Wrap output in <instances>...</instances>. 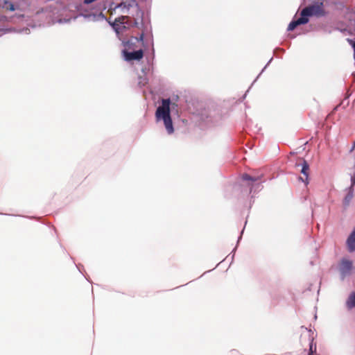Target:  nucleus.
<instances>
[{
	"label": "nucleus",
	"instance_id": "obj_16",
	"mask_svg": "<svg viewBox=\"0 0 355 355\" xmlns=\"http://www.w3.org/2000/svg\"><path fill=\"white\" fill-rule=\"evenodd\" d=\"M312 354V345L310 346V352L309 353V355H311Z\"/></svg>",
	"mask_w": 355,
	"mask_h": 355
},
{
	"label": "nucleus",
	"instance_id": "obj_4",
	"mask_svg": "<svg viewBox=\"0 0 355 355\" xmlns=\"http://www.w3.org/2000/svg\"><path fill=\"white\" fill-rule=\"evenodd\" d=\"M137 3L135 0H121L119 3H111L108 9L110 15L116 14L119 10L122 14L128 12L130 8L137 6Z\"/></svg>",
	"mask_w": 355,
	"mask_h": 355
},
{
	"label": "nucleus",
	"instance_id": "obj_13",
	"mask_svg": "<svg viewBox=\"0 0 355 355\" xmlns=\"http://www.w3.org/2000/svg\"><path fill=\"white\" fill-rule=\"evenodd\" d=\"M3 8H4L6 10H10V11H14L15 10L14 4L9 1H4V3L3 5Z\"/></svg>",
	"mask_w": 355,
	"mask_h": 355
},
{
	"label": "nucleus",
	"instance_id": "obj_1",
	"mask_svg": "<svg viewBox=\"0 0 355 355\" xmlns=\"http://www.w3.org/2000/svg\"><path fill=\"white\" fill-rule=\"evenodd\" d=\"M144 34L142 33L139 37H134L128 41L127 49L123 51V57L127 61L140 60L144 56V51L141 48L135 49L133 45L135 42L139 43L141 46H144Z\"/></svg>",
	"mask_w": 355,
	"mask_h": 355
},
{
	"label": "nucleus",
	"instance_id": "obj_15",
	"mask_svg": "<svg viewBox=\"0 0 355 355\" xmlns=\"http://www.w3.org/2000/svg\"><path fill=\"white\" fill-rule=\"evenodd\" d=\"M354 148H355V141H354V144H352V148H351L350 151H351V152H352V151L354 150Z\"/></svg>",
	"mask_w": 355,
	"mask_h": 355
},
{
	"label": "nucleus",
	"instance_id": "obj_3",
	"mask_svg": "<svg viewBox=\"0 0 355 355\" xmlns=\"http://www.w3.org/2000/svg\"><path fill=\"white\" fill-rule=\"evenodd\" d=\"M336 268L341 280L350 277L355 271L354 261L348 257H342L338 261Z\"/></svg>",
	"mask_w": 355,
	"mask_h": 355
},
{
	"label": "nucleus",
	"instance_id": "obj_7",
	"mask_svg": "<svg viewBox=\"0 0 355 355\" xmlns=\"http://www.w3.org/2000/svg\"><path fill=\"white\" fill-rule=\"evenodd\" d=\"M296 167L301 166V173L303 176L299 178L300 180L304 182L306 184L309 183V165L304 159H300V162L296 164Z\"/></svg>",
	"mask_w": 355,
	"mask_h": 355
},
{
	"label": "nucleus",
	"instance_id": "obj_8",
	"mask_svg": "<svg viewBox=\"0 0 355 355\" xmlns=\"http://www.w3.org/2000/svg\"><path fill=\"white\" fill-rule=\"evenodd\" d=\"M346 246L349 252L352 253L355 252V227L346 240Z\"/></svg>",
	"mask_w": 355,
	"mask_h": 355
},
{
	"label": "nucleus",
	"instance_id": "obj_17",
	"mask_svg": "<svg viewBox=\"0 0 355 355\" xmlns=\"http://www.w3.org/2000/svg\"><path fill=\"white\" fill-rule=\"evenodd\" d=\"M270 61L269 62H268V64H266V67H267L268 64H270Z\"/></svg>",
	"mask_w": 355,
	"mask_h": 355
},
{
	"label": "nucleus",
	"instance_id": "obj_6",
	"mask_svg": "<svg viewBox=\"0 0 355 355\" xmlns=\"http://www.w3.org/2000/svg\"><path fill=\"white\" fill-rule=\"evenodd\" d=\"M130 17L128 16L122 15L116 18L112 24L113 28L119 33L122 28H126L129 26H135L139 28V23L135 20L133 24H128Z\"/></svg>",
	"mask_w": 355,
	"mask_h": 355
},
{
	"label": "nucleus",
	"instance_id": "obj_9",
	"mask_svg": "<svg viewBox=\"0 0 355 355\" xmlns=\"http://www.w3.org/2000/svg\"><path fill=\"white\" fill-rule=\"evenodd\" d=\"M309 21V19L301 15L300 18L296 20H293L288 26V31H293L297 26L305 24Z\"/></svg>",
	"mask_w": 355,
	"mask_h": 355
},
{
	"label": "nucleus",
	"instance_id": "obj_10",
	"mask_svg": "<svg viewBox=\"0 0 355 355\" xmlns=\"http://www.w3.org/2000/svg\"><path fill=\"white\" fill-rule=\"evenodd\" d=\"M353 187H352V185L350 186V187L347 190L346 196L343 198V205L345 209H347L349 206L351 201L353 199V197H354Z\"/></svg>",
	"mask_w": 355,
	"mask_h": 355
},
{
	"label": "nucleus",
	"instance_id": "obj_12",
	"mask_svg": "<svg viewBox=\"0 0 355 355\" xmlns=\"http://www.w3.org/2000/svg\"><path fill=\"white\" fill-rule=\"evenodd\" d=\"M262 175L251 176L249 174L245 173L242 175V179L246 181L257 182L261 180Z\"/></svg>",
	"mask_w": 355,
	"mask_h": 355
},
{
	"label": "nucleus",
	"instance_id": "obj_14",
	"mask_svg": "<svg viewBox=\"0 0 355 355\" xmlns=\"http://www.w3.org/2000/svg\"><path fill=\"white\" fill-rule=\"evenodd\" d=\"M354 173L351 177L352 187H354L355 185V163L354 165Z\"/></svg>",
	"mask_w": 355,
	"mask_h": 355
},
{
	"label": "nucleus",
	"instance_id": "obj_11",
	"mask_svg": "<svg viewBox=\"0 0 355 355\" xmlns=\"http://www.w3.org/2000/svg\"><path fill=\"white\" fill-rule=\"evenodd\" d=\"M345 304L348 310L355 308V291L349 294Z\"/></svg>",
	"mask_w": 355,
	"mask_h": 355
},
{
	"label": "nucleus",
	"instance_id": "obj_2",
	"mask_svg": "<svg viewBox=\"0 0 355 355\" xmlns=\"http://www.w3.org/2000/svg\"><path fill=\"white\" fill-rule=\"evenodd\" d=\"M170 99H163L162 105L158 107L155 113L157 120L162 119L164 121L165 128L169 135L174 132L172 119L170 115Z\"/></svg>",
	"mask_w": 355,
	"mask_h": 355
},
{
	"label": "nucleus",
	"instance_id": "obj_5",
	"mask_svg": "<svg viewBox=\"0 0 355 355\" xmlns=\"http://www.w3.org/2000/svg\"><path fill=\"white\" fill-rule=\"evenodd\" d=\"M324 14L323 9V3H317L304 8L300 13V15L308 18L310 16H322Z\"/></svg>",
	"mask_w": 355,
	"mask_h": 355
}]
</instances>
